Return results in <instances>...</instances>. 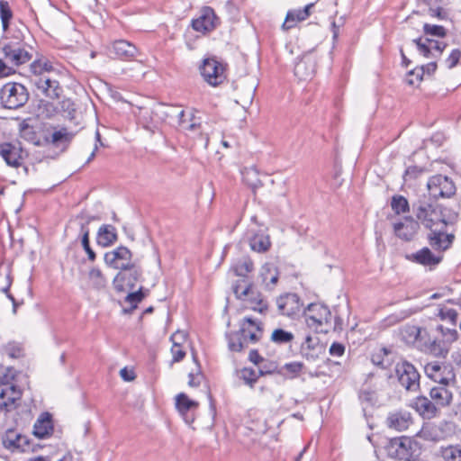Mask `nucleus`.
<instances>
[{
	"instance_id": "f257e3e1",
	"label": "nucleus",
	"mask_w": 461,
	"mask_h": 461,
	"mask_svg": "<svg viewBox=\"0 0 461 461\" xmlns=\"http://www.w3.org/2000/svg\"><path fill=\"white\" fill-rule=\"evenodd\" d=\"M411 209L414 217L403 216L402 220L393 222V230L404 228L415 230L420 226L429 230H443L454 227L459 219L456 212L438 204L426 194L413 202Z\"/></svg>"
},
{
	"instance_id": "f03ea898",
	"label": "nucleus",
	"mask_w": 461,
	"mask_h": 461,
	"mask_svg": "<svg viewBox=\"0 0 461 461\" xmlns=\"http://www.w3.org/2000/svg\"><path fill=\"white\" fill-rule=\"evenodd\" d=\"M29 97L27 88L21 83L8 82L0 89V102L5 109H19L28 102Z\"/></svg>"
},
{
	"instance_id": "7ed1b4c3",
	"label": "nucleus",
	"mask_w": 461,
	"mask_h": 461,
	"mask_svg": "<svg viewBox=\"0 0 461 461\" xmlns=\"http://www.w3.org/2000/svg\"><path fill=\"white\" fill-rule=\"evenodd\" d=\"M426 376L436 384L456 385V375L449 362L434 360L424 366Z\"/></svg>"
},
{
	"instance_id": "20e7f679",
	"label": "nucleus",
	"mask_w": 461,
	"mask_h": 461,
	"mask_svg": "<svg viewBox=\"0 0 461 461\" xmlns=\"http://www.w3.org/2000/svg\"><path fill=\"white\" fill-rule=\"evenodd\" d=\"M227 63L216 57L206 58L200 66L203 80L212 86H221L227 79Z\"/></svg>"
},
{
	"instance_id": "39448f33",
	"label": "nucleus",
	"mask_w": 461,
	"mask_h": 461,
	"mask_svg": "<svg viewBox=\"0 0 461 461\" xmlns=\"http://www.w3.org/2000/svg\"><path fill=\"white\" fill-rule=\"evenodd\" d=\"M429 194L431 200H438L439 198H450L456 191L455 183L453 180L443 175H435L428 180L427 183Z\"/></svg>"
},
{
	"instance_id": "423d86ee",
	"label": "nucleus",
	"mask_w": 461,
	"mask_h": 461,
	"mask_svg": "<svg viewBox=\"0 0 461 461\" xmlns=\"http://www.w3.org/2000/svg\"><path fill=\"white\" fill-rule=\"evenodd\" d=\"M221 23L220 18L211 6H203L196 18L192 19L191 27L194 31L206 35L213 32Z\"/></svg>"
},
{
	"instance_id": "0eeeda50",
	"label": "nucleus",
	"mask_w": 461,
	"mask_h": 461,
	"mask_svg": "<svg viewBox=\"0 0 461 461\" xmlns=\"http://www.w3.org/2000/svg\"><path fill=\"white\" fill-rule=\"evenodd\" d=\"M1 50L5 61L14 67H20L32 59V53L19 41L5 42Z\"/></svg>"
},
{
	"instance_id": "6e6552de",
	"label": "nucleus",
	"mask_w": 461,
	"mask_h": 461,
	"mask_svg": "<svg viewBox=\"0 0 461 461\" xmlns=\"http://www.w3.org/2000/svg\"><path fill=\"white\" fill-rule=\"evenodd\" d=\"M395 374L400 384L407 391L416 392L420 388V374L412 364L407 361L397 363Z\"/></svg>"
},
{
	"instance_id": "1a4fd4ad",
	"label": "nucleus",
	"mask_w": 461,
	"mask_h": 461,
	"mask_svg": "<svg viewBox=\"0 0 461 461\" xmlns=\"http://www.w3.org/2000/svg\"><path fill=\"white\" fill-rule=\"evenodd\" d=\"M142 276V270L138 264H135L127 270L122 269L114 276L113 285L119 293L127 292L133 289L136 283Z\"/></svg>"
},
{
	"instance_id": "9d476101",
	"label": "nucleus",
	"mask_w": 461,
	"mask_h": 461,
	"mask_svg": "<svg viewBox=\"0 0 461 461\" xmlns=\"http://www.w3.org/2000/svg\"><path fill=\"white\" fill-rule=\"evenodd\" d=\"M330 311L327 306L311 303L305 312L306 324L317 332H323L322 326L330 321Z\"/></svg>"
},
{
	"instance_id": "9b49d317",
	"label": "nucleus",
	"mask_w": 461,
	"mask_h": 461,
	"mask_svg": "<svg viewBox=\"0 0 461 461\" xmlns=\"http://www.w3.org/2000/svg\"><path fill=\"white\" fill-rule=\"evenodd\" d=\"M232 290L238 299L245 300L248 298L250 303H256L255 306L251 307L254 311L262 313L267 309V305L261 298V295L255 292L252 286L247 284L244 279L238 281L233 285Z\"/></svg>"
},
{
	"instance_id": "f8f14e48",
	"label": "nucleus",
	"mask_w": 461,
	"mask_h": 461,
	"mask_svg": "<svg viewBox=\"0 0 461 461\" xmlns=\"http://www.w3.org/2000/svg\"><path fill=\"white\" fill-rule=\"evenodd\" d=\"M104 261L109 267L119 271L129 268L137 264L132 260L131 252L126 247H119L116 249L104 254Z\"/></svg>"
},
{
	"instance_id": "ddd939ff",
	"label": "nucleus",
	"mask_w": 461,
	"mask_h": 461,
	"mask_svg": "<svg viewBox=\"0 0 461 461\" xmlns=\"http://www.w3.org/2000/svg\"><path fill=\"white\" fill-rule=\"evenodd\" d=\"M108 51L113 59L122 61H132L140 55L138 48L126 40H116L108 47Z\"/></svg>"
},
{
	"instance_id": "4468645a",
	"label": "nucleus",
	"mask_w": 461,
	"mask_h": 461,
	"mask_svg": "<svg viewBox=\"0 0 461 461\" xmlns=\"http://www.w3.org/2000/svg\"><path fill=\"white\" fill-rule=\"evenodd\" d=\"M31 81L38 91L50 99H59L63 93L59 82L47 76L34 77Z\"/></svg>"
},
{
	"instance_id": "2eb2a0df",
	"label": "nucleus",
	"mask_w": 461,
	"mask_h": 461,
	"mask_svg": "<svg viewBox=\"0 0 461 461\" xmlns=\"http://www.w3.org/2000/svg\"><path fill=\"white\" fill-rule=\"evenodd\" d=\"M411 441L409 438H394L386 446L387 455L393 459L404 460L410 456Z\"/></svg>"
},
{
	"instance_id": "dca6fc26",
	"label": "nucleus",
	"mask_w": 461,
	"mask_h": 461,
	"mask_svg": "<svg viewBox=\"0 0 461 461\" xmlns=\"http://www.w3.org/2000/svg\"><path fill=\"white\" fill-rule=\"evenodd\" d=\"M22 392L16 385H8L0 388V410L9 412L15 410L19 405Z\"/></svg>"
},
{
	"instance_id": "f3484780",
	"label": "nucleus",
	"mask_w": 461,
	"mask_h": 461,
	"mask_svg": "<svg viewBox=\"0 0 461 461\" xmlns=\"http://www.w3.org/2000/svg\"><path fill=\"white\" fill-rule=\"evenodd\" d=\"M456 385L436 384L429 389V397L438 409L449 406L453 402V390Z\"/></svg>"
},
{
	"instance_id": "a211bd4d",
	"label": "nucleus",
	"mask_w": 461,
	"mask_h": 461,
	"mask_svg": "<svg viewBox=\"0 0 461 461\" xmlns=\"http://www.w3.org/2000/svg\"><path fill=\"white\" fill-rule=\"evenodd\" d=\"M3 445L11 451H27L30 442L26 436L18 433L14 429H8L2 438Z\"/></svg>"
},
{
	"instance_id": "6ab92c4d",
	"label": "nucleus",
	"mask_w": 461,
	"mask_h": 461,
	"mask_svg": "<svg viewBox=\"0 0 461 461\" xmlns=\"http://www.w3.org/2000/svg\"><path fill=\"white\" fill-rule=\"evenodd\" d=\"M276 305L280 314L292 316L300 312L302 303L296 294H285L276 299Z\"/></svg>"
},
{
	"instance_id": "aec40b11",
	"label": "nucleus",
	"mask_w": 461,
	"mask_h": 461,
	"mask_svg": "<svg viewBox=\"0 0 461 461\" xmlns=\"http://www.w3.org/2000/svg\"><path fill=\"white\" fill-rule=\"evenodd\" d=\"M254 325V321L251 318L243 319L240 330L227 334L228 347L230 350L240 352L247 346V327L246 325Z\"/></svg>"
},
{
	"instance_id": "412c9836",
	"label": "nucleus",
	"mask_w": 461,
	"mask_h": 461,
	"mask_svg": "<svg viewBox=\"0 0 461 461\" xmlns=\"http://www.w3.org/2000/svg\"><path fill=\"white\" fill-rule=\"evenodd\" d=\"M22 152L23 149L20 145L4 142L0 144V155L5 163L13 167H19L22 165Z\"/></svg>"
},
{
	"instance_id": "4be33fe9",
	"label": "nucleus",
	"mask_w": 461,
	"mask_h": 461,
	"mask_svg": "<svg viewBox=\"0 0 461 461\" xmlns=\"http://www.w3.org/2000/svg\"><path fill=\"white\" fill-rule=\"evenodd\" d=\"M99 221L100 217L81 215L70 221L69 228L79 227L80 230H89L90 228L96 229L97 230H115V229L110 224H95Z\"/></svg>"
},
{
	"instance_id": "5701e85b",
	"label": "nucleus",
	"mask_w": 461,
	"mask_h": 461,
	"mask_svg": "<svg viewBox=\"0 0 461 461\" xmlns=\"http://www.w3.org/2000/svg\"><path fill=\"white\" fill-rule=\"evenodd\" d=\"M405 258L411 262L430 267L439 264L442 259L441 256L434 255L428 248H422L415 253L407 254Z\"/></svg>"
},
{
	"instance_id": "b1692460",
	"label": "nucleus",
	"mask_w": 461,
	"mask_h": 461,
	"mask_svg": "<svg viewBox=\"0 0 461 461\" xmlns=\"http://www.w3.org/2000/svg\"><path fill=\"white\" fill-rule=\"evenodd\" d=\"M437 68V61H431L426 65L418 66L407 73L405 83L409 86L419 84L423 79L425 74L431 76L436 72Z\"/></svg>"
},
{
	"instance_id": "393cba45",
	"label": "nucleus",
	"mask_w": 461,
	"mask_h": 461,
	"mask_svg": "<svg viewBox=\"0 0 461 461\" xmlns=\"http://www.w3.org/2000/svg\"><path fill=\"white\" fill-rule=\"evenodd\" d=\"M411 406L423 418H426V419L434 418L439 410L430 397L428 398L424 395H420V396L416 397L413 400Z\"/></svg>"
},
{
	"instance_id": "a878e982",
	"label": "nucleus",
	"mask_w": 461,
	"mask_h": 461,
	"mask_svg": "<svg viewBox=\"0 0 461 461\" xmlns=\"http://www.w3.org/2000/svg\"><path fill=\"white\" fill-rule=\"evenodd\" d=\"M411 423V415L407 411L391 412L386 419L387 426L397 431H403L407 429Z\"/></svg>"
},
{
	"instance_id": "bb28decb",
	"label": "nucleus",
	"mask_w": 461,
	"mask_h": 461,
	"mask_svg": "<svg viewBox=\"0 0 461 461\" xmlns=\"http://www.w3.org/2000/svg\"><path fill=\"white\" fill-rule=\"evenodd\" d=\"M314 5V4H309L305 5L303 9L299 10H290L286 14L285 20L282 24V28L285 31L294 28L296 24V22H302L306 20L310 16V9Z\"/></svg>"
},
{
	"instance_id": "cd10ccee",
	"label": "nucleus",
	"mask_w": 461,
	"mask_h": 461,
	"mask_svg": "<svg viewBox=\"0 0 461 461\" xmlns=\"http://www.w3.org/2000/svg\"><path fill=\"white\" fill-rule=\"evenodd\" d=\"M455 236L448 232H430L428 236L429 245L433 249L444 251L452 244Z\"/></svg>"
},
{
	"instance_id": "c85d7f7f",
	"label": "nucleus",
	"mask_w": 461,
	"mask_h": 461,
	"mask_svg": "<svg viewBox=\"0 0 461 461\" xmlns=\"http://www.w3.org/2000/svg\"><path fill=\"white\" fill-rule=\"evenodd\" d=\"M31 118L23 119L19 123V134L24 140L32 143L35 146H41V139L34 128L30 124Z\"/></svg>"
},
{
	"instance_id": "c756f323",
	"label": "nucleus",
	"mask_w": 461,
	"mask_h": 461,
	"mask_svg": "<svg viewBox=\"0 0 461 461\" xmlns=\"http://www.w3.org/2000/svg\"><path fill=\"white\" fill-rule=\"evenodd\" d=\"M260 277L267 289L271 290L276 285L279 277L277 269L270 263L262 266Z\"/></svg>"
},
{
	"instance_id": "7c9ffc66",
	"label": "nucleus",
	"mask_w": 461,
	"mask_h": 461,
	"mask_svg": "<svg viewBox=\"0 0 461 461\" xmlns=\"http://www.w3.org/2000/svg\"><path fill=\"white\" fill-rule=\"evenodd\" d=\"M271 246L270 238L266 232H255L249 238V247L257 252H265Z\"/></svg>"
},
{
	"instance_id": "2f4dec72",
	"label": "nucleus",
	"mask_w": 461,
	"mask_h": 461,
	"mask_svg": "<svg viewBox=\"0 0 461 461\" xmlns=\"http://www.w3.org/2000/svg\"><path fill=\"white\" fill-rule=\"evenodd\" d=\"M53 429L50 417L48 413L42 414L33 426V433L36 437L43 438L50 435Z\"/></svg>"
},
{
	"instance_id": "473e14b6",
	"label": "nucleus",
	"mask_w": 461,
	"mask_h": 461,
	"mask_svg": "<svg viewBox=\"0 0 461 461\" xmlns=\"http://www.w3.org/2000/svg\"><path fill=\"white\" fill-rule=\"evenodd\" d=\"M390 206L395 215H404L410 212L411 205L406 197L402 194H393L391 198Z\"/></svg>"
},
{
	"instance_id": "72a5a7b5",
	"label": "nucleus",
	"mask_w": 461,
	"mask_h": 461,
	"mask_svg": "<svg viewBox=\"0 0 461 461\" xmlns=\"http://www.w3.org/2000/svg\"><path fill=\"white\" fill-rule=\"evenodd\" d=\"M438 456L443 461H461V444L441 447Z\"/></svg>"
},
{
	"instance_id": "f704fd0d",
	"label": "nucleus",
	"mask_w": 461,
	"mask_h": 461,
	"mask_svg": "<svg viewBox=\"0 0 461 461\" xmlns=\"http://www.w3.org/2000/svg\"><path fill=\"white\" fill-rule=\"evenodd\" d=\"M438 332L437 337H439L442 342L449 346L457 338V330L454 326L444 327L443 325H438L436 328Z\"/></svg>"
},
{
	"instance_id": "c9c22d12",
	"label": "nucleus",
	"mask_w": 461,
	"mask_h": 461,
	"mask_svg": "<svg viewBox=\"0 0 461 461\" xmlns=\"http://www.w3.org/2000/svg\"><path fill=\"white\" fill-rule=\"evenodd\" d=\"M197 406L198 402L190 400L184 393L177 394L176 397V407L182 415H185L189 410Z\"/></svg>"
},
{
	"instance_id": "e433bc0d",
	"label": "nucleus",
	"mask_w": 461,
	"mask_h": 461,
	"mask_svg": "<svg viewBox=\"0 0 461 461\" xmlns=\"http://www.w3.org/2000/svg\"><path fill=\"white\" fill-rule=\"evenodd\" d=\"M431 355L437 357H446L449 351V346L442 342L439 337H435L429 346Z\"/></svg>"
},
{
	"instance_id": "4c0bfd02",
	"label": "nucleus",
	"mask_w": 461,
	"mask_h": 461,
	"mask_svg": "<svg viewBox=\"0 0 461 461\" xmlns=\"http://www.w3.org/2000/svg\"><path fill=\"white\" fill-rule=\"evenodd\" d=\"M429 41V38L423 36L412 40V43L416 45L418 52L426 59H433Z\"/></svg>"
},
{
	"instance_id": "58836bf2",
	"label": "nucleus",
	"mask_w": 461,
	"mask_h": 461,
	"mask_svg": "<svg viewBox=\"0 0 461 461\" xmlns=\"http://www.w3.org/2000/svg\"><path fill=\"white\" fill-rule=\"evenodd\" d=\"M13 18V11L6 0H0V19L4 32L9 29L11 20Z\"/></svg>"
},
{
	"instance_id": "ea45409f",
	"label": "nucleus",
	"mask_w": 461,
	"mask_h": 461,
	"mask_svg": "<svg viewBox=\"0 0 461 461\" xmlns=\"http://www.w3.org/2000/svg\"><path fill=\"white\" fill-rule=\"evenodd\" d=\"M31 71L34 74V77L44 76V72H50L54 70V68L49 60L45 59H35L30 65Z\"/></svg>"
},
{
	"instance_id": "a19ab883",
	"label": "nucleus",
	"mask_w": 461,
	"mask_h": 461,
	"mask_svg": "<svg viewBox=\"0 0 461 461\" xmlns=\"http://www.w3.org/2000/svg\"><path fill=\"white\" fill-rule=\"evenodd\" d=\"M253 268V262L249 258H243L235 264L233 271L236 276L245 277Z\"/></svg>"
},
{
	"instance_id": "79ce46f5",
	"label": "nucleus",
	"mask_w": 461,
	"mask_h": 461,
	"mask_svg": "<svg viewBox=\"0 0 461 461\" xmlns=\"http://www.w3.org/2000/svg\"><path fill=\"white\" fill-rule=\"evenodd\" d=\"M425 172H426V168L423 167L410 166L405 169V171L402 175L403 183L407 184V183L412 182V181L418 179Z\"/></svg>"
},
{
	"instance_id": "37998d69",
	"label": "nucleus",
	"mask_w": 461,
	"mask_h": 461,
	"mask_svg": "<svg viewBox=\"0 0 461 461\" xmlns=\"http://www.w3.org/2000/svg\"><path fill=\"white\" fill-rule=\"evenodd\" d=\"M89 281L95 289H101L105 286L106 280L102 274L101 270L97 267H93L88 273Z\"/></svg>"
},
{
	"instance_id": "c03bdc74",
	"label": "nucleus",
	"mask_w": 461,
	"mask_h": 461,
	"mask_svg": "<svg viewBox=\"0 0 461 461\" xmlns=\"http://www.w3.org/2000/svg\"><path fill=\"white\" fill-rule=\"evenodd\" d=\"M294 339V334L283 329H276L271 334V340L276 344H286Z\"/></svg>"
},
{
	"instance_id": "a18cd8bd",
	"label": "nucleus",
	"mask_w": 461,
	"mask_h": 461,
	"mask_svg": "<svg viewBox=\"0 0 461 461\" xmlns=\"http://www.w3.org/2000/svg\"><path fill=\"white\" fill-rule=\"evenodd\" d=\"M193 358L195 363V369L193 370L192 372H190L188 375V377H189L188 385L191 387H197L203 381V375L201 373L200 366L197 363V359L194 355H193Z\"/></svg>"
},
{
	"instance_id": "49530a36",
	"label": "nucleus",
	"mask_w": 461,
	"mask_h": 461,
	"mask_svg": "<svg viewBox=\"0 0 461 461\" xmlns=\"http://www.w3.org/2000/svg\"><path fill=\"white\" fill-rule=\"evenodd\" d=\"M423 32L425 35L444 38L447 36V30L442 25L424 23Z\"/></svg>"
},
{
	"instance_id": "de8ad7c7",
	"label": "nucleus",
	"mask_w": 461,
	"mask_h": 461,
	"mask_svg": "<svg viewBox=\"0 0 461 461\" xmlns=\"http://www.w3.org/2000/svg\"><path fill=\"white\" fill-rule=\"evenodd\" d=\"M95 240L99 246L105 248L117 240V235L116 232H97Z\"/></svg>"
},
{
	"instance_id": "09e8293b",
	"label": "nucleus",
	"mask_w": 461,
	"mask_h": 461,
	"mask_svg": "<svg viewBox=\"0 0 461 461\" xmlns=\"http://www.w3.org/2000/svg\"><path fill=\"white\" fill-rule=\"evenodd\" d=\"M14 369L9 367H0V388L8 385H15L13 383L14 378Z\"/></svg>"
},
{
	"instance_id": "8fccbe9b",
	"label": "nucleus",
	"mask_w": 461,
	"mask_h": 461,
	"mask_svg": "<svg viewBox=\"0 0 461 461\" xmlns=\"http://www.w3.org/2000/svg\"><path fill=\"white\" fill-rule=\"evenodd\" d=\"M68 141L69 137L66 131V129L54 131L50 137H45V142L53 145H58L59 143H65Z\"/></svg>"
},
{
	"instance_id": "3c124183",
	"label": "nucleus",
	"mask_w": 461,
	"mask_h": 461,
	"mask_svg": "<svg viewBox=\"0 0 461 461\" xmlns=\"http://www.w3.org/2000/svg\"><path fill=\"white\" fill-rule=\"evenodd\" d=\"M60 109L68 119H75L76 104L70 98H65L60 102Z\"/></svg>"
},
{
	"instance_id": "603ef678",
	"label": "nucleus",
	"mask_w": 461,
	"mask_h": 461,
	"mask_svg": "<svg viewBox=\"0 0 461 461\" xmlns=\"http://www.w3.org/2000/svg\"><path fill=\"white\" fill-rule=\"evenodd\" d=\"M438 315L440 317L442 321H449L451 326L456 327L457 312L455 309L444 306L439 309Z\"/></svg>"
},
{
	"instance_id": "864d4df0",
	"label": "nucleus",
	"mask_w": 461,
	"mask_h": 461,
	"mask_svg": "<svg viewBox=\"0 0 461 461\" xmlns=\"http://www.w3.org/2000/svg\"><path fill=\"white\" fill-rule=\"evenodd\" d=\"M148 293L149 290L144 292L142 287H140L137 292L129 293L126 296V302L131 304L132 308H136L137 304L143 300Z\"/></svg>"
},
{
	"instance_id": "5fc2aeb1",
	"label": "nucleus",
	"mask_w": 461,
	"mask_h": 461,
	"mask_svg": "<svg viewBox=\"0 0 461 461\" xmlns=\"http://www.w3.org/2000/svg\"><path fill=\"white\" fill-rule=\"evenodd\" d=\"M240 378L250 387L257 382L258 378V373L251 368H243L240 371Z\"/></svg>"
},
{
	"instance_id": "6e6d98bb",
	"label": "nucleus",
	"mask_w": 461,
	"mask_h": 461,
	"mask_svg": "<svg viewBox=\"0 0 461 461\" xmlns=\"http://www.w3.org/2000/svg\"><path fill=\"white\" fill-rule=\"evenodd\" d=\"M306 69V62L303 60H301L297 62L294 66V75L299 77L300 79H307L308 77H311L313 75V69L310 71H305Z\"/></svg>"
},
{
	"instance_id": "4d7b16f0",
	"label": "nucleus",
	"mask_w": 461,
	"mask_h": 461,
	"mask_svg": "<svg viewBox=\"0 0 461 461\" xmlns=\"http://www.w3.org/2000/svg\"><path fill=\"white\" fill-rule=\"evenodd\" d=\"M303 368V363L291 362V363H286L285 365H284V366L282 367V370H285L287 373H289L290 378H294L301 373Z\"/></svg>"
},
{
	"instance_id": "13d9d810",
	"label": "nucleus",
	"mask_w": 461,
	"mask_h": 461,
	"mask_svg": "<svg viewBox=\"0 0 461 461\" xmlns=\"http://www.w3.org/2000/svg\"><path fill=\"white\" fill-rule=\"evenodd\" d=\"M428 14H429V16L438 18V20L442 21L447 20L449 18L447 10L439 6V5L428 8Z\"/></svg>"
},
{
	"instance_id": "bf43d9fd",
	"label": "nucleus",
	"mask_w": 461,
	"mask_h": 461,
	"mask_svg": "<svg viewBox=\"0 0 461 461\" xmlns=\"http://www.w3.org/2000/svg\"><path fill=\"white\" fill-rule=\"evenodd\" d=\"M461 58V50L459 49H454L448 55V57L445 59L446 67L448 69H452L456 68Z\"/></svg>"
},
{
	"instance_id": "052dcab7",
	"label": "nucleus",
	"mask_w": 461,
	"mask_h": 461,
	"mask_svg": "<svg viewBox=\"0 0 461 461\" xmlns=\"http://www.w3.org/2000/svg\"><path fill=\"white\" fill-rule=\"evenodd\" d=\"M429 44L431 46V52L433 54V59H438L441 57L443 51L447 48V44L443 41H436L430 39Z\"/></svg>"
},
{
	"instance_id": "680f3d73",
	"label": "nucleus",
	"mask_w": 461,
	"mask_h": 461,
	"mask_svg": "<svg viewBox=\"0 0 461 461\" xmlns=\"http://www.w3.org/2000/svg\"><path fill=\"white\" fill-rule=\"evenodd\" d=\"M187 339V333L185 330H176L174 332L171 337L170 340L172 342V346H177L182 347L183 343L185 342Z\"/></svg>"
},
{
	"instance_id": "e2e57ef3",
	"label": "nucleus",
	"mask_w": 461,
	"mask_h": 461,
	"mask_svg": "<svg viewBox=\"0 0 461 461\" xmlns=\"http://www.w3.org/2000/svg\"><path fill=\"white\" fill-rule=\"evenodd\" d=\"M171 354H172V363L180 362L185 357V351L182 348V347L172 346L171 347Z\"/></svg>"
},
{
	"instance_id": "0e129e2a",
	"label": "nucleus",
	"mask_w": 461,
	"mask_h": 461,
	"mask_svg": "<svg viewBox=\"0 0 461 461\" xmlns=\"http://www.w3.org/2000/svg\"><path fill=\"white\" fill-rule=\"evenodd\" d=\"M82 246H83L84 249L86 250V252L87 253L88 258L91 261H94L95 259V253L90 248L88 232H85V234L82 238Z\"/></svg>"
},
{
	"instance_id": "69168bd1",
	"label": "nucleus",
	"mask_w": 461,
	"mask_h": 461,
	"mask_svg": "<svg viewBox=\"0 0 461 461\" xmlns=\"http://www.w3.org/2000/svg\"><path fill=\"white\" fill-rule=\"evenodd\" d=\"M15 70L7 65V62L0 59V78L14 74Z\"/></svg>"
},
{
	"instance_id": "338daca9",
	"label": "nucleus",
	"mask_w": 461,
	"mask_h": 461,
	"mask_svg": "<svg viewBox=\"0 0 461 461\" xmlns=\"http://www.w3.org/2000/svg\"><path fill=\"white\" fill-rule=\"evenodd\" d=\"M345 347L339 343H333L330 348V354L331 356L340 357L344 354Z\"/></svg>"
},
{
	"instance_id": "774afa93",
	"label": "nucleus",
	"mask_w": 461,
	"mask_h": 461,
	"mask_svg": "<svg viewBox=\"0 0 461 461\" xmlns=\"http://www.w3.org/2000/svg\"><path fill=\"white\" fill-rule=\"evenodd\" d=\"M253 326H256L255 324ZM258 331H259L258 327H255L254 330L247 329V332L245 333L247 335V344L249 342L255 343L258 340Z\"/></svg>"
}]
</instances>
